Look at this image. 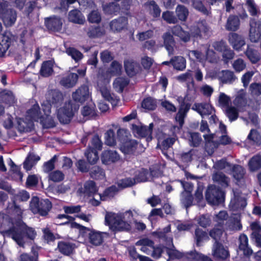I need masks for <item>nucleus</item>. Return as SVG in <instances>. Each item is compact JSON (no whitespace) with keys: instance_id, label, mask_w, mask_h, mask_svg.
I'll list each match as a JSON object with an SVG mask.
<instances>
[{"instance_id":"49530a36","label":"nucleus","mask_w":261,"mask_h":261,"mask_svg":"<svg viewBox=\"0 0 261 261\" xmlns=\"http://www.w3.org/2000/svg\"><path fill=\"white\" fill-rule=\"evenodd\" d=\"M175 12L178 19L182 21H185L189 15L188 9L185 6L181 5L177 6Z\"/></svg>"},{"instance_id":"bb28decb","label":"nucleus","mask_w":261,"mask_h":261,"mask_svg":"<svg viewBox=\"0 0 261 261\" xmlns=\"http://www.w3.org/2000/svg\"><path fill=\"white\" fill-rule=\"evenodd\" d=\"M79 76L76 73H70L63 77L61 80L60 84L66 88L73 87L76 83Z\"/></svg>"},{"instance_id":"0eeeda50","label":"nucleus","mask_w":261,"mask_h":261,"mask_svg":"<svg viewBox=\"0 0 261 261\" xmlns=\"http://www.w3.org/2000/svg\"><path fill=\"white\" fill-rule=\"evenodd\" d=\"M190 32L193 37L201 39L207 37L210 33V28L204 20L197 22L191 27Z\"/></svg>"},{"instance_id":"ddd939ff","label":"nucleus","mask_w":261,"mask_h":261,"mask_svg":"<svg viewBox=\"0 0 261 261\" xmlns=\"http://www.w3.org/2000/svg\"><path fill=\"white\" fill-rule=\"evenodd\" d=\"M127 18L124 16L119 17L112 20L109 24L111 30L114 32H120L127 29Z\"/></svg>"},{"instance_id":"2eb2a0df","label":"nucleus","mask_w":261,"mask_h":261,"mask_svg":"<svg viewBox=\"0 0 261 261\" xmlns=\"http://www.w3.org/2000/svg\"><path fill=\"white\" fill-rule=\"evenodd\" d=\"M192 109L196 111L202 117L212 114L214 111L212 105L207 102L195 103Z\"/></svg>"},{"instance_id":"6ab92c4d","label":"nucleus","mask_w":261,"mask_h":261,"mask_svg":"<svg viewBox=\"0 0 261 261\" xmlns=\"http://www.w3.org/2000/svg\"><path fill=\"white\" fill-rule=\"evenodd\" d=\"M162 37L163 40V47H165L169 55H173L174 47L175 45V41L173 35L169 32H167L163 34Z\"/></svg>"},{"instance_id":"b1692460","label":"nucleus","mask_w":261,"mask_h":261,"mask_svg":"<svg viewBox=\"0 0 261 261\" xmlns=\"http://www.w3.org/2000/svg\"><path fill=\"white\" fill-rule=\"evenodd\" d=\"M155 176L154 171L151 170L150 173L147 169L142 168L136 171L135 176L133 178L135 179V184L136 182H146L148 181L149 177Z\"/></svg>"},{"instance_id":"aec40b11","label":"nucleus","mask_w":261,"mask_h":261,"mask_svg":"<svg viewBox=\"0 0 261 261\" xmlns=\"http://www.w3.org/2000/svg\"><path fill=\"white\" fill-rule=\"evenodd\" d=\"M120 156L118 153L114 150H105L102 152L101 160L103 164L108 165L111 163L118 161Z\"/></svg>"},{"instance_id":"1a4fd4ad","label":"nucleus","mask_w":261,"mask_h":261,"mask_svg":"<svg viewBox=\"0 0 261 261\" xmlns=\"http://www.w3.org/2000/svg\"><path fill=\"white\" fill-rule=\"evenodd\" d=\"M249 37L252 42H257L261 38V21L255 18L250 21Z\"/></svg>"},{"instance_id":"3c124183","label":"nucleus","mask_w":261,"mask_h":261,"mask_svg":"<svg viewBox=\"0 0 261 261\" xmlns=\"http://www.w3.org/2000/svg\"><path fill=\"white\" fill-rule=\"evenodd\" d=\"M118 191V188L116 186H112L106 189L102 194H100L101 200H105L106 198L113 197Z\"/></svg>"},{"instance_id":"473e14b6","label":"nucleus","mask_w":261,"mask_h":261,"mask_svg":"<svg viewBox=\"0 0 261 261\" xmlns=\"http://www.w3.org/2000/svg\"><path fill=\"white\" fill-rule=\"evenodd\" d=\"M245 54L252 64L257 63L260 60L259 53L254 48L249 45L245 51Z\"/></svg>"},{"instance_id":"4d7b16f0","label":"nucleus","mask_w":261,"mask_h":261,"mask_svg":"<svg viewBox=\"0 0 261 261\" xmlns=\"http://www.w3.org/2000/svg\"><path fill=\"white\" fill-rule=\"evenodd\" d=\"M66 52L76 62H77L83 58V54L74 47L67 48Z\"/></svg>"},{"instance_id":"423d86ee","label":"nucleus","mask_w":261,"mask_h":261,"mask_svg":"<svg viewBox=\"0 0 261 261\" xmlns=\"http://www.w3.org/2000/svg\"><path fill=\"white\" fill-rule=\"evenodd\" d=\"M205 198L211 205H218L224 202V193L220 188L210 185L206 190Z\"/></svg>"},{"instance_id":"a878e982","label":"nucleus","mask_w":261,"mask_h":261,"mask_svg":"<svg viewBox=\"0 0 261 261\" xmlns=\"http://www.w3.org/2000/svg\"><path fill=\"white\" fill-rule=\"evenodd\" d=\"M54 62L51 60L44 61L41 65L39 71L40 75L44 77H47L52 75L54 72Z\"/></svg>"},{"instance_id":"72a5a7b5","label":"nucleus","mask_w":261,"mask_h":261,"mask_svg":"<svg viewBox=\"0 0 261 261\" xmlns=\"http://www.w3.org/2000/svg\"><path fill=\"white\" fill-rule=\"evenodd\" d=\"M68 19L70 21L78 24H83L85 22L84 17L82 15L81 12L76 9L69 12Z\"/></svg>"},{"instance_id":"864d4df0","label":"nucleus","mask_w":261,"mask_h":261,"mask_svg":"<svg viewBox=\"0 0 261 261\" xmlns=\"http://www.w3.org/2000/svg\"><path fill=\"white\" fill-rule=\"evenodd\" d=\"M197 223L203 228L210 226L212 223L211 217L208 214L200 215L197 218Z\"/></svg>"},{"instance_id":"13d9d810","label":"nucleus","mask_w":261,"mask_h":261,"mask_svg":"<svg viewBox=\"0 0 261 261\" xmlns=\"http://www.w3.org/2000/svg\"><path fill=\"white\" fill-rule=\"evenodd\" d=\"M27 114L34 120H37L40 115V109L38 103L34 105L32 108L27 111Z\"/></svg>"},{"instance_id":"052dcab7","label":"nucleus","mask_w":261,"mask_h":261,"mask_svg":"<svg viewBox=\"0 0 261 261\" xmlns=\"http://www.w3.org/2000/svg\"><path fill=\"white\" fill-rule=\"evenodd\" d=\"M105 143L106 145L113 146L116 145L115 133L113 129H110L105 134Z\"/></svg>"},{"instance_id":"79ce46f5","label":"nucleus","mask_w":261,"mask_h":261,"mask_svg":"<svg viewBox=\"0 0 261 261\" xmlns=\"http://www.w3.org/2000/svg\"><path fill=\"white\" fill-rule=\"evenodd\" d=\"M163 47L162 44H157L156 41L153 39H150L144 42L142 44V48L151 52L157 51L160 48Z\"/></svg>"},{"instance_id":"4c0bfd02","label":"nucleus","mask_w":261,"mask_h":261,"mask_svg":"<svg viewBox=\"0 0 261 261\" xmlns=\"http://www.w3.org/2000/svg\"><path fill=\"white\" fill-rule=\"evenodd\" d=\"M248 166L252 172L256 171L261 168V155L256 154L252 156L248 162Z\"/></svg>"},{"instance_id":"680f3d73","label":"nucleus","mask_w":261,"mask_h":261,"mask_svg":"<svg viewBox=\"0 0 261 261\" xmlns=\"http://www.w3.org/2000/svg\"><path fill=\"white\" fill-rule=\"evenodd\" d=\"M225 114L229 118V121L232 122L238 118L239 111L236 108L230 106L225 109Z\"/></svg>"},{"instance_id":"f257e3e1","label":"nucleus","mask_w":261,"mask_h":261,"mask_svg":"<svg viewBox=\"0 0 261 261\" xmlns=\"http://www.w3.org/2000/svg\"><path fill=\"white\" fill-rule=\"evenodd\" d=\"M11 216L12 225L1 231L4 237L12 238L20 247H24L28 240H34L37 235L34 228L29 227L22 221L23 210L15 201L10 203L7 208Z\"/></svg>"},{"instance_id":"f8f14e48","label":"nucleus","mask_w":261,"mask_h":261,"mask_svg":"<svg viewBox=\"0 0 261 261\" xmlns=\"http://www.w3.org/2000/svg\"><path fill=\"white\" fill-rule=\"evenodd\" d=\"M213 255L222 260L226 259L229 257V253L227 247H224L220 242L214 243L213 246Z\"/></svg>"},{"instance_id":"9b49d317","label":"nucleus","mask_w":261,"mask_h":261,"mask_svg":"<svg viewBox=\"0 0 261 261\" xmlns=\"http://www.w3.org/2000/svg\"><path fill=\"white\" fill-rule=\"evenodd\" d=\"M72 97L75 101L80 103H83L87 100L89 98L88 86L85 85L81 86L75 92H73Z\"/></svg>"},{"instance_id":"cd10ccee","label":"nucleus","mask_w":261,"mask_h":261,"mask_svg":"<svg viewBox=\"0 0 261 261\" xmlns=\"http://www.w3.org/2000/svg\"><path fill=\"white\" fill-rule=\"evenodd\" d=\"M240 25V20L238 16L230 15L227 18L225 29L229 31H236L239 28Z\"/></svg>"},{"instance_id":"4be33fe9","label":"nucleus","mask_w":261,"mask_h":261,"mask_svg":"<svg viewBox=\"0 0 261 261\" xmlns=\"http://www.w3.org/2000/svg\"><path fill=\"white\" fill-rule=\"evenodd\" d=\"M75 247V244L73 243L60 241L58 243L57 249L61 254L68 256L73 253Z\"/></svg>"},{"instance_id":"338daca9","label":"nucleus","mask_w":261,"mask_h":261,"mask_svg":"<svg viewBox=\"0 0 261 261\" xmlns=\"http://www.w3.org/2000/svg\"><path fill=\"white\" fill-rule=\"evenodd\" d=\"M142 107L148 110H154L156 107V101L151 97H147L142 101Z\"/></svg>"},{"instance_id":"0e129e2a","label":"nucleus","mask_w":261,"mask_h":261,"mask_svg":"<svg viewBox=\"0 0 261 261\" xmlns=\"http://www.w3.org/2000/svg\"><path fill=\"white\" fill-rule=\"evenodd\" d=\"M223 232V230L222 228L215 227L210 230L209 236L215 241V243L219 242Z\"/></svg>"},{"instance_id":"a18cd8bd","label":"nucleus","mask_w":261,"mask_h":261,"mask_svg":"<svg viewBox=\"0 0 261 261\" xmlns=\"http://www.w3.org/2000/svg\"><path fill=\"white\" fill-rule=\"evenodd\" d=\"M247 103L246 94L243 91L239 92L233 101V105L239 108L245 107Z\"/></svg>"},{"instance_id":"7c9ffc66","label":"nucleus","mask_w":261,"mask_h":261,"mask_svg":"<svg viewBox=\"0 0 261 261\" xmlns=\"http://www.w3.org/2000/svg\"><path fill=\"white\" fill-rule=\"evenodd\" d=\"M239 249L243 251L246 256H250L252 253V250L248 247V239L247 236L242 234L239 237Z\"/></svg>"},{"instance_id":"69168bd1","label":"nucleus","mask_w":261,"mask_h":261,"mask_svg":"<svg viewBox=\"0 0 261 261\" xmlns=\"http://www.w3.org/2000/svg\"><path fill=\"white\" fill-rule=\"evenodd\" d=\"M48 178L55 182H60L64 179V174L60 170H55L49 173Z\"/></svg>"},{"instance_id":"4468645a","label":"nucleus","mask_w":261,"mask_h":261,"mask_svg":"<svg viewBox=\"0 0 261 261\" xmlns=\"http://www.w3.org/2000/svg\"><path fill=\"white\" fill-rule=\"evenodd\" d=\"M228 42L233 48L237 51L242 49V47L245 45L244 37L236 33H230L228 35Z\"/></svg>"},{"instance_id":"e2e57ef3","label":"nucleus","mask_w":261,"mask_h":261,"mask_svg":"<svg viewBox=\"0 0 261 261\" xmlns=\"http://www.w3.org/2000/svg\"><path fill=\"white\" fill-rule=\"evenodd\" d=\"M154 35L153 30H148L146 31L139 32L136 36L140 41H144L150 40Z\"/></svg>"},{"instance_id":"c03bdc74","label":"nucleus","mask_w":261,"mask_h":261,"mask_svg":"<svg viewBox=\"0 0 261 261\" xmlns=\"http://www.w3.org/2000/svg\"><path fill=\"white\" fill-rule=\"evenodd\" d=\"M129 84V81L127 79L118 77L113 83L114 88L119 93L123 92L124 88Z\"/></svg>"},{"instance_id":"f03ea898","label":"nucleus","mask_w":261,"mask_h":261,"mask_svg":"<svg viewBox=\"0 0 261 261\" xmlns=\"http://www.w3.org/2000/svg\"><path fill=\"white\" fill-rule=\"evenodd\" d=\"M123 215L124 219L126 218V221L122 220L121 215H116L111 212L107 213L105 216V224L109 226L110 229L115 232L129 230L131 227L128 222H130L133 219V212L131 210H128Z\"/></svg>"},{"instance_id":"09e8293b","label":"nucleus","mask_w":261,"mask_h":261,"mask_svg":"<svg viewBox=\"0 0 261 261\" xmlns=\"http://www.w3.org/2000/svg\"><path fill=\"white\" fill-rule=\"evenodd\" d=\"M135 184V179L131 177L120 179L117 182L118 188L120 190L131 187Z\"/></svg>"},{"instance_id":"2f4dec72","label":"nucleus","mask_w":261,"mask_h":261,"mask_svg":"<svg viewBox=\"0 0 261 261\" xmlns=\"http://www.w3.org/2000/svg\"><path fill=\"white\" fill-rule=\"evenodd\" d=\"M97 187L94 181L88 180L85 183L83 193L85 196H93L97 193Z\"/></svg>"},{"instance_id":"f3484780","label":"nucleus","mask_w":261,"mask_h":261,"mask_svg":"<svg viewBox=\"0 0 261 261\" xmlns=\"http://www.w3.org/2000/svg\"><path fill=\"white\" fill-rule=\"evenodd\" d=\"M45 25L48 30L51 32H59L62 28V21L61 18L53 17L45 20Z\"/></svg>"},{"instance_id":"8fccbe9b","label":"nucleus","mask_w":261,"mask_h":261,"mask_svg":"<svg viewBox=\"0 0 261 261\" xmlns=\"http://www.w3.org/2000/svg\"><path fill=\"white\" fill-rule=\"evenodd\" d=\"M105 13L110 15H117L119 13L120 8L118 4L110 3L105 5L103 8Z\"/></svg>"},{"instance_id":"bf43d9fd","label":"nucleus","mask_w":261,"mask_h":261,"mask_svg":"<svg viewBox=\"0 0 261 261\" xmlns=\"http://www.w3.org/2000/svg\"><path fill=\"white\" fill-rule=\"evenodd\" d=\"M180 201L181 203L186 208L191 206L193 204V197L191 193L182 192L181 193Z\"/></svg>"},{"instance_id":"de8ad7c7","label":"nucleus","mask_w":261,"mask_h":261,"mask_svg":"<svg viewBox=\"0 0 261 261\" xmlns=\"http://www.w3.org/2000/svg\"><path fill=\"white\" fill-rule=\"evenodd\" d=\"M85 155L90 164H95L99 158L97 151L92 149L91 147H88L86 149Z\"/></svg>"},{"instance_id":"39448f33","label":"nucleus","mask_w":261,"mask_h":261,"mask_svg":"<svg viewBox=\"0 0 261 261\" xmlns=\"http://www.w3.org/2000/svg\"><path fill=\"white\" fill-rule=\"evenodd\" d=\"M51 207L52 204L48 199L40 200L37 196H33L30 202V208L32 213L42 216L47 215Z\"/></svg>"},{"instance_id":"6e6552de","label":"nucleus","mask_w":261,"mask_h":261,"mask_svg":"<svg viewBox=\"0 0 261 261\" xmlns=\"http://www.w3.org/2000/svg\"><path fill=\"white\" fill-rule=\"evenodd\" d=\"M74 115L72 106L70 102L58 110L57 117L60 122L63 124L69 123Z\"/></svg>"},{"instance_id":"a211bd4d","label":"nucleus","mask_w":261,"mask_h":261,"mask_svg":"<svg viewBox=\"0 0 261 261\" xmlns=\"http://www.w3.org/2000/svg\"><path fill=\"white\" fill-rule=\"evenodd\" d=\"M171 31L173 35L178 37L181 41L185 43L188 42L191 40L192 36L191 33L185 31L179 25L173 26L171 28Z\"/></svg>"},{"instance_id":"20e7f679","label":"nucleus","mask_w":261,"mask_h":261,"mask_svg":"<svg viewBox=\"0 0 261 261\" xmlns=\"http://www.w3.org/2000/svg\"><path fill=\"white\" fill-rule=\"evenodd\" d=\"M17 15L15 10L9 7V3L5 0H0V19L7 28L13 26L17 19Z\"/></svg>"},{"instance_id":"9d476101","label":"nucleus","mask_w":261,"mask_h":261,"mask_svg":"<svg viewBox=\"0 0 261 261\" xmlns=\"http://www.w3.org/2000/svg\"><path fill=\"white\" fill-rule=\"evenodd\" d=\"M45 98L48 102L56 108L60 106L63 100L62 93L56 89L48 90L45 94Z\"/></svg>"},{"instance_id":"603ef678","label":"nucleus","mask_w":261,"mask_h":261,"mask_svg":"<svg viewBox=\"0 0 261 261\" xmlns=\"http://www.w3.org/2000/svg\"><path fill=\"white\" fill-rule=\"evenodd\" d=\"M187 254L188 257L192 259L193 261H213L210 257L205 256L195 251H190Z\"/></svg>"},{"instance_id":"37998d69","label":"nucleus","mask_w":261,"mask_h":261,"mask_svg":"<svg viewBox=\"0 0 261 261\" xmlns=\"http://www.w3.org/2000/svg\"><path fill=\"white\" fill-rule=\"evenodd\" d=\"M213 179L214 182L218 183L223 187L228 186V178L222 172H216L213 175Z\"/></svg>"},{"instance_id":"393cba45","label":"nucleus","mask_w":261,"mask_h":261,"mask_svg":"<svg viewBox=\"0 0 261 261\" xmlns=\"http://www.w3.org/2000/svg\"><path fill=\"white\" fill-rule=\"evenodd\" d=\"M16 101L15 96L11 91L5 89L0 92V102L11 106Z\"/></svg>"},{"instance_id":"7ed1b4c3","label":"nucleus","mask_w":261,"mask_h":261,"mask_svg":"<svg viewBox=\"0 0 261 261\" xmlns=\"http://www.w3.org/2000/svg\"><path fill=\"white\" fill-rule=\"evenodd\" d=\"M71 227H81L80 235L88 240L90 244L96 246L100 245L103 241L104 237H109V235L108 232L90 229L77 223H72Z\"/></svg>"},{"instance_id":"774afa93","label":"nucleus","mask_w":261,"mask_h":261,"mask_svg":"<svg viewBox=\"0 0 261 261\" xmlns=\"http://www.w3.org/2000/svg\"><path fill=\"white\" fill-rule=\"evenodd\" d=\"M232 66L236 72L239 73L246 68V64L244 60L239 58L233 61Z\"/></svg>"},{"instance_id":"c756f323","label":"nucleus","mask_w":261,"mask_h":261,"mask_svg":"<svg viewBox=\"0 0 261 261\" xmlns=\"http://www.w3.org/2000/svg\"><path fill=\"white\" fill-rule=\"evenodd\" d=\"M238 79L233 71L230 70L222 71V76L220 77L221 82L224 84H232Z\"/></svg>"},{"instance_id":"e433bc0d","label":"nucleus","mask_w":261,"mask_h":261,"mask_svg":"<svg viewBox=\"0 0 261 261\" xmlns=\"http://www.w3.org/2000/svg\"><path fill=\"white\" fill-rule=\"evenodd\" d=\"M138 143L136 141L131 140L126 141L121 146V150L125 154H132L136 150Z\"/></svg>"},{"instance_id":"f704fd0d","label":"nucleus","mask_w":261,"mask_h":261,"mask_svg":"<svg viewBox=\"0 0 261 261\" xmlns=\"http://www.w3.org/2000/svg\"><path fill=\"white\" fill-rule=\"evenodd\" d=\"M145 5L147 7L149 14L154 18H156L160 16L161 10L154 1L152 0L148 2Z\"/></svg>"},{"instance_id":"c9c22d12","label":"nucleus","mask_w":261,"mask_h":261,"mask_svg":"<svg viewBox=\"0 0 261 261\" xmlns=\"http://www.w3.org/2000/svg\"><path fill=\"white\" fill-rule=\"evenodd\" d=\"M172 65L177 70L183 71L186 67V60L181 56H175L171 59Z\"/></svg>"},{"instance_id":"5701e85b","label":"nucleus","mask_w":261,"mask_h":261,"mask_svg":"<svg viewBox=\"0 0 261 261\" xmlns=\"http://www.w3.org/2000/svg\"><path fill=\"white\" fill-rule=\"evenodd\" d=\"M171 231V225L169 224L163 229L159 230L154 232L155 236L167 245L172 243V238L169 233Z\"/></svg>"},{"instance_id":"dca6fc26","label":"nucleus","mask_w":261,"mask_h":261,"mask_svg":"<svg viewBox=\"0 0 261 261\" xmlns=\"http://www.w3.org/2000/svg\"><path fill=\"white\" fill-rule=\"evenodd\" d=\"M153 127V123L149 124L148 126L133 125L134 130L138 135L141 137H146L147 141H149L152 140V133Z\"/></svg>"},{"instance_id":"ea45409f","label":"nucleus","mask_w":261,"mask_h":261,"mask_svg":"<svg viewBox=\"0 0 261 261\" xmlns=\"http://www.w3.org/2000/svg\"><path fill=\"white\" fill-rule=\"evenodd\" d=\"M190 105H187L182 106L181 108H179L178 112H177L175 120L178 122L180 126H183L184 123V119L187 115V113L190 109Z\"/></svg>"},{"instance_id":"a19ab883","label":"nucleus","mask_w":261,"mask_h":261,"mask_svg":"<svg viewBox=\"0 0 261 261\" xmlns=\"http://www.w3.org/2000/svg\"><path fill=\"white\" fill-rule=\"evenodd\" d=\"M125 71L129 76H133L137 72V64L130 60L125 61L124 62Z\"/></svg>"},{"instance_id":"6e6d98bb","label":"nucleus","mask_w":261,"mask_h":261,"mask_svg":"<svg viewBox=\"0 0 261 261\" xmlns=\"http://www.w3.org/2000/svg\"><path fill=\"white\" fill-rule=\"evenodd\" d=\"M137 244H140L142 246L141 248V250L147 254H150L151 253V250H150L148 247H152L153 245V242L152 241H151L149 239H143L139 241Z\"/></svg>"},{"instance_id":"58836bf2","label":"nucleus","mask_w":261,"mask_h":261,"mask_svg":"<svg viewBox=\"0 0 261 261\" xmlns=\"http://www.w3.org/2000/svg\"><path fill=\"white\" fill-rule=\"evenodd\" d=\"M90 177L94 179H102L105 177V170L101 167L95 166L89 171Z\"/></svg>"},{"instance_id":"5fc2aeb1","label":"nucleus","mask_w":261,"mask_h":261,"mask_svg":"<svg viewBox=\"0 0 261 261\" xmlns=\"http://www.w3.org/2000/svg\"><path fill=\"white\" fill-rule=\"evenodd\" d=\"M100 92L102 97L107 101L110 102L112 105H116L118 99L114 94H111L110 91L107 88L101 89Z\"/></svg>"},{"instance_id":"412c9836","label":"nucleus","mask_w":261,"mask_h":261,"mask_svg":"<svg viewBox=\"0 0 261 261\" xmlns=\"http://www.w3.org/2000/svg\"><path fill=\"white\" fill-rule=\"evenodd\" d=\"M12 42V37L6 33L0 36V58L4 57Z\"/></svg>"},{"instance_id":"c85d7f7f","label":"nucleus","mask_w":261,"mask_h":261,"mask_svg":"<svg viewBox=\"0 0 261 261\" xmlns=\"http://www.w3.org/2000/svg\"><path fill=\"white\" fill-rule=\"evenodd\" d=\"M194 239L197 246H200L202 244L210 240L208 233L199 227L195 229L194 232Z\"/></svg>"}]
</instances>
